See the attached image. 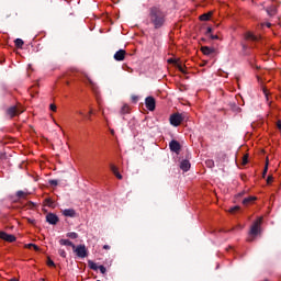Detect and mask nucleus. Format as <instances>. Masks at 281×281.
I'll use <instances>...</instances> for the list:
<instances>
[{"instance_id":"nucleus-1","label":"nucleus","mask_w":281,"mask_h":281,"mask_svg":"<svg viewBox=\"0 0 281 281\" xmlns=\"http://www.w3.org/2000/svg\"><path fill=\"white\" fill-rule=\"evenodd\" d=\"M150 22L156 29H159L166 23V14L157 8H153L150 11Z\"/></svg>"},{"instance_id":"nucleus-2","label":"nucleus","mask_w":281,"mask_h":281,"mask_svg":"<svg viewBox=\"0 0 281 281\" xmlns=\"http://www.w3.org/2000/svg\"><path fill=\"white\" fill-rule=\"evenodd\" d=\"M260 225H262V217H259L254 222L252 226L250 227V237L248 240H254V237L260 234Z\"/></svg>"},{"instance_id":"nucleus-3","label":"nucleus","mask_w":281,"mask_h":281,"mask_svg":"<svg viewBox=\"0 0 281 281\" xmlns=\"http://www.w3.org/2000/svg\"><path fill=\"white\" fill-rule=\"evenodd\" d=\"M171 126H180L183 122V114L175 113L169 117Z\"/></svg>"},{"instance_id":"nucleus-4","label":"nucleus","mask_w":281,"mask_h":281,"mask_svg":"<svg viewBox=\"0 0 281 281\" xmlns=\"http://www.w3.org/2000/svg\"><path fill=\"white\" fill-rule=\"evenodd\" d=\"M74 251L76 252V256H78V258H87L88 256L87 246L85 245L75 246Z\"/></svg>"},{"instance_id":"nucleus-5","label":"nucleus","mask_w":281,"mask_h":281,"mask_svg":"<svg viewBox=\"0 0 281 281\" xmlns=\"http://www.w3.org/2000/svg\"><path fill=\"white\" fill-rule=\"evenodd\" d=\"M25 110L21 106H11L8 109L7 113L10 117H14L15 115H21Z\"/></svg>"},{"instance_id":"nucleus-6","label":"nucleus","mask_w":281,"mask_h":281,"mask_svg":"<svg viewBox=\"0 0 281 281\" xmlns=\"http://www.w3.org/2000/svg\"><path fill=\"white\" fill-rule=\"evenodd\" d=\"M145 106H146V109H148V111H155V106H156L155 98L147 97L145 99Z\"/></svg>"},{"instance_id":"nucleus-7","label":"nucleus","mask_w":281,"mask_h":281,"mask_svg":"<svg viewBox=\"0 0 281 281\" xmlns=\"http://www.w3.org/2000/svg\"><path fill=\"white\" fill-rule=\"evenodd\" d=\"M0 238L1 240H5L7 243H14V240H16V237H14V235H10L5 232H0Z\"/></svg>"},{"instance_id":"nucleus-8","label":"nucleus","mask_w":281,"mask_h":281,"mask_svg":"<svg viewBox=\"0 0 281 281\" xmlns=\"http://www.w3.org/2000/svg\"><path fill=\"white\" fill-rule=\"evenodd\" d=\"M169 148L170 150H172V153L179 154V150H181V145L177 140H171L169 144Z\"/></svg>"},{"instance_id":"nucleus-9","label":"nucleus","mask_w":281,"mask_h":281,"mask_svg":"<svg viewBox=\"0 0 281 281\" xmlns=\"http://www.w3.org/2000/svg\"><path fill=\"white\" fill-rule=\"evenodd\" d=\"M46 221L49 225H56V223H58V216L54 213H49L46 215Z\"/></svg>"},{"instance_id":"nucleus-10","label":"nucleus","mask_w":281,"mask_h":281,"mask_svg":"<svg viewBox=\"0 0 281 281\" xmlns=\"http://www.w3.org/2000/svg\"><path fill=\"white\" fill-rule=\"evenodd\" d=\"M125 57H126V50L124 49H120L114 54V59H116L117 61L124 60Z\"/></svg>"},{"instance_id":"nucleus-11","label":"nucleus","mask_w":281,"mask_h":281,"mask_svg":"<svg viewBox=\"0 0 281 281\" xmlns=\"http://www.w3.org/2000/svg\"><path fill=\"white\" fill-rule=\"evenodd\" d=\"M86 78L89 82L90 89L93 91V93L98 94V85L94 83L93 79H91L89 76H86Z\"/></svg>"},{"instance_id":"nucleus-12","label":"nucleus","mask_w":281,"mask_h":281,"mask_svg":"<svg viewBox=\"0 0 281 281\" xmlns=\"http://www.w3.org/2000/svg\"><path fill=\"white\" fill-rule=\"evenodd\" d=\"M201 52L202 54H204V56H212V54L214 53V48L209 46H202Z\"/></svg>"},{"instance_id":"nucleus-13","label":"nucleus","mask_w":281,"mask_h":281,"mask_svg":"<svg viewBox=\"0 0 281 281\" xmlns=\"http://www.w3.org/2000/svg\"><path fill=\"white\" fill-rule=\"evenodd\" d=\"M59 245H64L65 247H72V249H76V245L69 239H60Z\"/></svg>"},{"instance_id":"nucleus-14","label":"nucleus","mask_w":281,"mask_h":281,"mask_svg":"<svg viewBox=\"0 0 281 281\" xmlns=\"http://www.w3.org/2000/svg\"><path fill=\"white\" fill-rule=\"evenodd\" d=\"M64 216H69L74 218L76 216V211L74 209H66L63 211Z\"/></svg>"},{"instance_id":"nucleus-15","label":"nucleus","mask_w":281,"mask_h":281,"mask_svg":"<svg viewBox=\"0 0 281 281\" xmlns=\"http://www.w3.org/2000/svg\"><path fill=\"white\" fill-rule=\"evenodd\" d=\"M180 168H181V170H183V172H188V170H190V161L182 160L180 164Z\"/></svg>"},{"instance_id":"nucleus-16","label":"nucleus","mask_w":281,"mask_h":281,"mask_svg":"<svg viewBox=\"0 0 281 281\" xmlns=\"http://www.w3.org/2000/svg\"><path fill=\"white\" fill-rule=\"evenodd\" d=\"M245 38H246V41H258L259 40V37L258 36H256L254 33H251V32H247L246 34H245Z\"/></svg>"},{"instance_id":"nucleus-17","label":"nucleus","mask_w":281,"mask_h":281,"mask_svg":"<svg viewBox=\"0 0 281 281\" xmlns=\"http://www.w3.org/2000/svg\"><path fill=\"white\" fill-rule=\"evenodd\" d=\"M254 201H256V196H248L243 200V205H251V203H254Z\"/></svg>"},{"instance_id":"nucleus-18","label":"nucleus","mask_w":281,"mask_h":281,"mask_svg":"<svg viewBox=\"0 0 281 281\" xmlns=\"http://www.w3.org/2000/svg\"><path fill=\"white\" fill-rule=\"evenodd\" d=\"M267 12H268L269 16H276V13L278 12V9L276 8V5H272V7L267 9Z\"/></svg>"},{"instance_id":"nucleus-19","label":"nucleus","mask_w":281,"mask_h":281,"mask_svg":"<svg viewBox=\"0 0 281 281\" xmlns=\"http://www.w3.org/2000/svg\"><path fill=\"white\" fill-rule=\"evenodd\" d=\"M212 19V12L200 15V21H210Z\"/></svg>"},{"instance_id":"nucleus-20","label":"nucleus","mask_w":281,"mask_h":281,"mask_svg":"<svg viewBox=\"0 0 281 281\" xmlns=\"http://www.w3.org/2000/svg\"><path fill=\"white\" fill-rule=\"evenodd\" d=\"M25 249H34L35 251H40V247L35 244H26L24 245Z\"/></svg>"},{"instance_id":"nucleus-21","label":"nucleus","mask_w":281,"mask_h":281,"mask_svg":"<svg viewBox=\"0 0 281 281\" xmlns=\"http://www.w3.org/2000/svg\"><path fill=\"white\" fill-rule=\"evenodd\" d=\"M90 269H92L93 271H98L99 267L98 263L93 262V261H89L88 262Z\"/></svg>"},{"instance_id":"nucleus-22","label":"nucleus","mask_w":281,"mask_h":281,"mask_svg":"<svg viewBox=\"0 0 281 281\" xmlns=\"http://www.w3.org/2000/svg\"><path fill=\"white\" fill-rule=\"evenodd\" d=\"M67 238H71V240H76V238H78V233H67Z\"/></svg>"},{"instance_id":"nucleus-23","label":"nucleus","mask_w":281,"mask_h":281,"mask_svg":"<svg viewBox=\"0 0 281 281\" xmlns=\"http://www.w3.org/2000/svg\"><path fill=\"white\" fill-rule=\"evenodd\" d=\"M130 111H131V108L127 104L123 105L121 109V113H123V115L126 113H130Z\"/></svg>"},{"instance_id":"nucleus-24","label":"nucleus","mask_w":281,"mask_h":281,"mask_svg":"<svg viewBox=\"0 0 281 281\" xmlns=\"http://www.w3.org/2000/svg\"><path fill=\"white\" fill-rule=\"evenodd\" d=\"M205 165L207 166V168H214V160L209 159L205 161Z\"/></svg>"},{"instance_id":"nucleus-25","label":"nucleus","mask_w":281,"mask_h":281,"mask_svg":"<svg viewBox=\"0 0 281 281\" xmlns=\"http://www.w3.org/2000/svg\"><path fill=\"white\" fill-rule=\"evenodd\" d=\"M16 196H19L20 199H25V196H27V194L23 191H18Z\"/></svg>"},{"instance_id":"nucleus-26","label":"nucleus","mask_w":281,"mask_h":281,"mask_svg":"<svg viewBox=\"0 0 281 281\" xmlns=\"http://www.w3.org/2000/svg\"><path fill=\"white\" fill-rule=\"evenodd\" d=\"M238 210H240V206H233V207H231V209L228 210V212H229L231 214H234V213L238 212Z\"/></svg>"},{"instance_id":"nucleus-27","label":"nucleus","mask_w":281,"mask_h":281,"mask_svg":"<svg viewBox=\"0 0 281 281\" xmlns=\"http://www.w3.org/2000/svg\"><path fill=\"white\" fill-rule=\"evenodd\" d=\"M15 46H16V47H23V40L16 38V40H15Z\"/></svg>"},{"instance_id":"nucleus-28","label":"nucleus","mask_w":281,"mask_h":281,"mask_svg":"<svg viewBox=\"0 0 281 281\" xmlns=\"http://www.w3.org/2000/svg\"><path fill=\"white\" fill-rule=\"evenodd\" d=\"M58 254L61 258H67V252L65 251V249H59Z\"/></svg>"},{"instance_id":"nucleus-29","label":"nucleus","mask_w":281,"mask_h":281,"mask_svg":"<svg viewBox=\"0 0 281 281\" xmlns=\"http://www.w3.org/2000/svg\"><path fill=\"white\" fill-rule=\"evenodd\" d=\"M57 109L58 108L56 106V104H54V103L49 104V110L53 111L54 113H56Z\"/></svg>"},{"instance_id":"nucleus-30","label":"nucleus","mask_w":281,"mask_h":281,"mask_svg":"<svg viewBox=\"0 0 281 281\" xmlns=\"http://www.w3.org/2000/svg\"><path fill=\"white\" fill-rule=\"evenodd\" d=\"M110 168H111L113 175H117V172H120V171L117 170V168L115 167V165H111Z\"/></svg>"},{"instance_id":"nucleus-31","label":"nucleus","mask_w":281,"mask_h":281,"mask_svg":"<svg viewBox=\"0 0 281 281\" xmlns=\"http://www.w3.org/2000/svg\"><path fill=\"white\" fill-rule=\"evenodd\" d=\"M248 159H249V156H247V155H245V156L243 157V166H247Z\"/></svg>"},{"instance_id":"nucleus-32","label":"nucleus","mask_w":281,"mask_h":281,"mask_svg":"<svg viewBox=\"0 0 281 281\" xmlns=\"http://www.w3.org/2000/svg\"><path fill=\"white\" fill-rule=\"evenodd\" d=\"M98 269L102 274L106 273V268L104 266H99Z\"/></svg>"},{"instance_id":"nucleus-33","label":"nucleus","mask_w":281,"mask_h":281,"mask_svg":"<svg viewBox=\"0 0 281 281\" xmlns=\"http://www.w3.org/2000/svg\"><path fill=\"white\" fill-rule=\"evenodd\" d=\"M267 170H269V161L266 162L265 169H263V177L267 175Z\"/></svg>"},{"instance_id":"nucleus-34","label":"nucleus","mask_w":281,"mask_h":281,"mask_svg":"<svg viewBox=\"0 0 281 281\" xmlns=\"http://www.w3.org/2000/svg\"><path fill=\"white\" fill-rule=\"evenodd\" d=\"M47 265L48 267H55V263L52 259H48Z\"/></svg>"},{"instance_id":"nucleus-35","label":"nucleus","mask_w":281,"mask_h":281,"mask_svg":"<svg viewBox=\"0 0 281 281\" xmlns=\"http://www.w3.org/2000/svg\"><path fill=\"white\" fill-rule=\"evenodd\" d=\"M49 183L50 186H58V180H50Z\"/></svg>"},{"instance_id":"nucleus-36","label":"nucleus","mask_w":281,"mask_h":281,"mask_svg":"<svg viewBox=\"0 0 281 281\" xmlns=\"http://www.w3.org/2000/svg\"><path fill=\"white\" fill-rule=\"evenodd\" d=\"M273 182V177H268V179H267V183L269 184V183H272Z\"/></svg>"},{"instance_id":"nucleus-37","label":"nucleus","mask_w":281,"mask_h":281,"mask_svg":"<svg viewBox=\"0 0 281 281\" xmlns=\"http://www.w3.org/2000/svg\"><path fill=\"white\" fill-rule=\"evenodd\" d=\"M114 176L116 177V179H122V173H120V171L114 173Z\"/></svg>"},{"instance_id":"nucleus-38","label":"nucleus","mask_w":281,"mask_h":281,"mask_svg":"<svg viewBox=\"0 0 281 281\" xmlns=\"http://www.w3.org/2000/svg\"><path fill=\"white\" fill-rule=\"evenodd\" d=\"M212 41H218V35H211Z\"/></svg>"},{"instance_id":"nucleus-39","label":"nucleus","mask_w":281,"mask_h":281,"mask_svg":"<svg viewBox=\"0 0 281 281\" xmlns=\"http://www.w3.org/2000/svg\"><path fill=\"white\" fill-rule=\"evenodd\" d=\"M277 128H279V131H281V121L277 122Z\"/></svg>"},{"instance_id":"nucleus-40","label":"nucleus","mask_w":281,"mask_h":281,"mask_svg":"<svg viewBox=\"0 0 281 281\" xmlns=\"http://www.w3.org/2000/svg\"><path fill=\"white\" fill-rule=\"evenodd\" d=\"M103 249H111V246L104 245V246H103Z\"/></svg>"},{"instance_id":"nucleus-41","label":"nucleus","mask_w":281,"mask_h":281,"mask_svg":"<svg viewBox=\"0 0 281 281\" xmlns=\"http://www.w3.org/2000/svg\"><path fill=\"white\" fill-rule=\"evenodd\" d=\"M212 33V27L207 29V34Z\"/></svg>"},{"instance_id":"nucleus-42","label":"nucleus","mask_w":281,"mask_h":281,"mask_svg":"<svg viewBox=\"0 0 281 281\" xmlns=\"http://www.w3.org/2000/svg\"><path fill=\"white\" fill-rule=\"evenodd\" d=\"M78 114H79V115H85V112L78 111Z\"/></svg>"},{"instance_id":"nucleus-43","label":"nucleus","mask_w":281,"mask_h":281,"mask_svg":"<svg viewBox=\"0 0 281 281\" xmlns=\"http://www.w3.org/2000/svg\"><path fill=\"white\" fill-rule=\"evenodd\" d=\"M168 63H175V59H168Z\"/></svg>"},{"instance_id":"nucleus-44","label":"nucleus","mask_w":281,"mask_h":281,"mask_svg":"<svg viewBox=\"0 0 281 281\" xmlns=\"http://www.w3.org/2000/svg\"><path fill=\"white\" fill-rule=\"evenodd\" d=\"M92 114H93V110H90V111H89V115H92Z\"/></svg>"},{"instance_id":"nucleus-45","label":"nucleus","mask_w":281,"mask_h":281,"mask_svg":"<svg viewBox=\"0 0 281 281\" xmlns=\"http://www.w3.org/2000/svg\"><path fill=\"white\" fill-rule=\"evenodd\" d=\"M111 134H112V135H115V131H114V130H111Z\"/></svg>"},{"instance_id":"nucleus-46","label":"nucleus","mask_w":281,"mask_h":281,"mask_svg":"<svg viewBox=\"0 0 281 281\" xmlns=\"http://www.w3.org/2000/svg\"><path fill=\"white\" fill-rule=\"evenodd\" d=\"M266 25H267V27H271V23H267Z\"/></svg>"},{"instance_id":"nucleus-47","label":"nucleus","mask_w":281,"mask_h":281,"mask_svg":"<svg viewBox=\"0 0 281 281\" xmlns=\"http://www.w3.org/2000/svg\"><path fill=\"white\" fill-rule=\"evenodd\" d=\"M10 281H19L18 279H15V278H13V279H11Z\"/></svg>"},{"instance_id":"nucleus-48","label":"nucleus","mask_w":281,"mask_h":281,"mask_svg":"<svg viewBox=\"0 0 281 281\" xmlns=\"http://www.w3.org/2000/svg\"><path fill=\"white\" fill-rule=\"evenodd\" d=\"M29 223H34V221H32V220H29Z\"/></svg>"},{"instance_id":"nucleus-49","label":"nucleus","mask_w":281,"mask_h":281,"mask_svg":"<svg viewBox=\"0 0 281 281\" xmlns=\"http://www.w3.org/2000/svg\"><path fill=\"white\" fill-rule=\"evenodd\" d=\"M40 281H45V279H40Z\"/></svg>"},{"instance_id":"nucleus-50","label":"nucleus","mask_w":281,"mask_h":281,"mask_svg":"<svg viewBox=\"0 0 281 281\" xmlns=\"http://www.w3.org/2000/svg\"><path fill=\"white\" fill-rule=\"evenodd\" d=\"M55 124H56L57 126H60V125H58L56 122H55Z\"/></svg>"}]
</instances>
